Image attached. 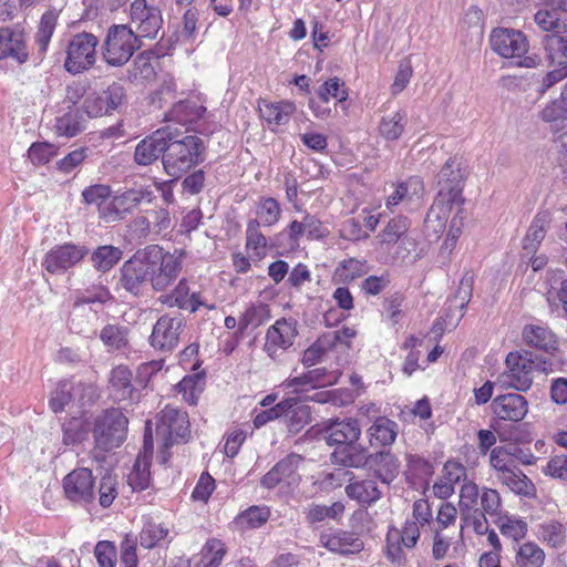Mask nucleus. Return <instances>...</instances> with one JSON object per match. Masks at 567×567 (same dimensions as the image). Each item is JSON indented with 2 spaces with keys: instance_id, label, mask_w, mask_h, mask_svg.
I'll use <instances>...</instances> for the list:
<instances>
[{
  "instance_id": "obj_28",
  "label": "nucleus",
  "mask_w": 567,
  "mask_h": 567,
  "mask_svg": "<svg viewBox=\"0 0 567 567\" xmlns=\"http://www.w3.org/2000/svg\"><path fill=\"white\" fill-rule=\"evenodd\" d=\"M54 133L62 137H73L83 130V117L76 106H66V111L58 115L53 126Z\"/></svg>"
},
{
  "instance_id": "obj_17",
  "label": "nucleus",
  "mask_w": 567,
  "mask_h": 567,
  "mask_svg": "<svg viewBox=\"0 0 567 567\" xmlns=\"http://www.w3.org/2000/svg\"><path fill=\"white\" fill-rule=\"evenodd\" d=\"M141 198V188H130L121 195L114 196L113 199L101 209V217L105 219V221L122 219L126 213L138 205Z\"/></svg>"
},
{
  "instance_id": "obj_38",
  "label": "nucleus",
  "mask_w": 567,
  "mask_h": 567,
  "mask_svg": "<svg viewBox=\"0 0 567 567\" xmlns=\"http://www.w3.org/2000/svg\"><path fill=\"white\" fill-rule=\"evenodd\" d=\"M205 388V374L204 372L186 375L176 385L178 393H182L183 399L190 405H195L198 402L199 395Z\"/></svg>"
},
{
  "instance_id": "obj_49",
  "label": "nucleus",
  "mask_w": 567,
  "mask_h": 567,
  "mask_svg": "<svg viewBox=\"0 0 567 567\" xmlns=\"http://www.w3.org/2000/svg\"><path fill=\"white\" fill-rule=\"evenodd\" d=\"M144 177H147V181L152 182V184L144 185V199L152 202L156 199V194H159L165 204L172 202L173 192L167 181H158L156 177L148 176L147 172H144Z\"/></svg>"
},
{
  "instance_id": "obj_19",
  "label": "nucleus",
  "mask_w": 567,
  "mask_h": 567,
  "mask_svg": "<svg viewBox=\"0 0 567 567\" xmlns=\"http://www.w3.org/2000/svg\"><path fill=\"white\" fill-rule=\"evenodd\" d=\"M179 270L181 262L173 255H168L156 268L144 269V280L148 277L153 289L163 291L178 276Z\"/></svg>"
},
{
  "instance_id": "obj_50",
  "label": "nucleus",
  "mask_w": 567,
  "mask_h": 567,
  "mask_svg": "<svg viewBox=\"0 0 567 567\" xmlns=\"http://www.w3.org/2000/svg\"><path fill=\"white\" fill-rule=\"evenodd\" d=\"M270 318V310L268 305H257L248 308L239 319L240 330H245L248 327H258L265 323Z\"/></svg>"
},
{
  "instance_id": "obj_32",
  "label": "nucleus",
  "mask_w": 567,
  "mask_h": 567,
  "mask_svg": "<svg viewBox=\"0 0 567 567\" xmlns=\"http://www.w3.org/2000/svg\"><path fill=\"white\" fill-rule=\"evenodd\" d=\"M105 61L111 65H122L133 55V47L125 38H105Z\"/></svg>"
},
{
  "instance_id": "obj_21",
  "label": "nucleus",
  "mask_w": 567,
  "mask_h": 567,
  "mask_svg": "<svg viewBox=\"0 0 567 567\" xmlns=\"http://www.w3.org/2000/svg\"><path fill=\"white\" fill-rule=\"evenodd\" d=\"M332 460L336 464L360 468L369 465L370 454L365 447L355 442L336 449L332 453Z\"/></svg>"
},
{
  "instance_id": "obj_29",
  "label": "nucleus",
  "mask_w": 567,
  "mask_h": 567,
  "mask_svg": "<svg viewBox=\"0 0 567 567\" xmlns=\"http://www.w3.org/2000/svg\"><path fill=\"white\" fill-rule=\"evenodd\" d=\"M340 340V331H333L320 337L315 343L305 350L301 362L310 368L321 361L328 350L337 346Z\"/></svg>"
},
{
  "instance_id": "obj_18",
  "label": "nucleus",
  "mask_w": 567,
  "mask_h": 567,
  "mask_svg": "<svg viewBox=\"0 0 567 567\" xmlns=\"http://www.w3.org/2000/svg\"><path fill=\"white\" fill-rule=\"evenodd\" d=\"M324 432L328 445H338L339 447L358 442L361 435L359 422L354 419L333 421L326 427Z\"/></svg>"
},
{
  "instance_id": "obj_30",
  "label": "nucleus",
  "mask_w": 567,
  "mask_h": 567,
  "mask_svg": "<svg viewBox=\"0 0 567 567\" xmlns=\"http://www.w3.org/2000/svg\"><path fill=\"white\" fill-rule=\"evenodd\" d=\"M494 52L505 59L522 58L528 51L527 38H489Z\"/></svg>"
},
{
  "instance_id": "obj_54",
  "label": "nucleus",
  "mask_w": 567,
  "mask_h": 567,
  "mask_svg": "<svg viewBox=\"0 0 567 567\" xmlns=\"http://www.w3.org/2000/svg\"><path fill=\"white\" fill-rule=\"evenodd\" d=\"M348 91L344 82L338 78H332L326 81L318 91V97L321 102L327 103L330 97L336 99L338 102L346 101Z\"/></svg>"
},
{
  "instance_id": "obj_26",
  "label": "nucleus",
  "mask_w": 567,
  "mask_h": 567,
  "mask_svg": "<svg viewBox=\"0 0 567 567\" xmlns=\"http://www.w3.org/2000/svg\"><path fill=\"white\" fill-rule=\"evenodd\" d=\"M346 494L362 505H370L379 501L382 492L374 480L351 482L346 486Z\"/></svg>"
},
{
  "instance_id": "obj_41",
  "label": "nucleus",
  "mask_w": 567,
  "mask_h": 567,
  "mask_svg": "<svg viewBox=\"0 0 567 567\" xmlns=\"http://www.w3.org/2000/svg\"><path fill=\"white\" fill-rule=\"evenodd\" d=\"M411 221L405 216L392 218L379 235L381 244L393 245L398 243L409 230Z\"/></svg>"
},
{
  "instance_id": "obj_20",
  "label": "nucleus",
  "mask_w": 567,
  "mask_h": 567,
  "mask_svg": "<svg viewBox=\"0 0 567 567\" xmlns=\"http://www.w3.org/2000/svg\"><path fill=\"white\" fill-rule=\"evenodd\" d=\"M424 194L423 181L417 176H412L400 183L386 198L385 205L389 209L402 202L414 203Z\"/></svg>"
},
{
  "instance_id": "obj_58",
  "label": "nucleus",
  "mask_w": 567,
  "mask_h": 567,
  "mask_svg": "<svg viewBox=\"0 0 567 567\" xmlns=\"http://www.w3.org/2000/svg\"><path fill=\"white\" fill-rule=\"evenodd\" d=\"M110 195L111 188L103 184L89 186L82 192L83 202L87 205L97 206L100 210L109 204L106 202Z\"/></svg>"
},
{
  "instance_id": "obj_55",
  "label": "nucleus",
  "mask_w": 567,
  "mask_h": 567,
  "mask_svg": "<svg viewBox=\"0 0 567 567\" xmlns=\"http://www.w3.org/2000/svg\"><path fill=\"white\" fill-rule=\"evenodd\" d=\"M365 272V261L355 258H349L347 260H343L336 271L337 276L343 282L353 281L355 278L363 276Z\"/></svg>"
},
{
  "instance_id": "obj_13",
  "label": "nucleus",
  "mask_w": 567,
  "mask_h": 567,
  "mask_svg": "<svg viewBox=\"0 0 567 567\" xmlns=\"http://www.w3.org/2000/svg\"><path fill=\"white\" fill-rule=\"evenodd\" d=\"M181 328L182 319L167 316L161 317L150 337L151 346L162 351L173 350L178 343Z\"/></svg>"
},
{
  "instance_id": "obj_31",
  "label": "nucleus",
  "mask_w": 567,
  "mask_h": 567,
  "mask_svg": "<svg viewBox=\"0 0 567 567\" xmlns=\"http://www.w3.org/2000/svg\"><path fill=\"white\" fill-rule=\"evenodd\" d=\"M525 342L534 348L549 353L556 350V337L547 328L536 324L526 326L523 331Z\"/></svg>"
},
{
  "instance_id": "obj_34",
  "label": "nucleus",
  "mask_w": 567,
  "mask_h": 567,
  "mask_svg": "<svg viewBox=\"0 0 567 567\" xmlns=\"http://www.w3.org/2000/svg\"><path fill=\"white\" fill-rule=\"evenodd\" d=\"M406 124L408 115L403 110L385 114L379 124L380 135L388 141H396L401 137Z\"/></svg>"
},
{
  "instance_id": "obj_42",
  "label": "nucleus",
  "mask_w": 567,
  "mask_h": 567,
  "mask_svg": "<svg viewBox=\"0 0 567 567\" xmlns=\"http://www.w3.org/2000/svg\"><path fill=\"white\" fill-rule=\"evenodd\" d=\"M292 400L295 404L287 410L284 415L289 417L288 430L290 433H298L311 419L310 408L306 404H301L299 399L288 398Z\"/></svg>"
},
{
  "instance_id": "obj_23",
  "label": "nucleus",
  "mask_w": 567,
  "mask_h": 567,
  "mask_svg": "<svg viewBox=\"0 0 567 567\" xmlns=\"http://www.w3.org/2000/svg\"><path fill=\"white\" fill-rule=\"evenodd\" d=\"M296 105L289 101L270 103L262 101L259 104L260 116L270 125H285L295 113Z\"/></svg>"
},
{
  "instance_id": "obj_12",
  "label": "nucleus",
  "mask_w": 567,
  "mask_h": 567,
  "mask_svg": "<svg viewBox=\"0 0 567 567\" xmlns=\"http://www.w3.org/2000/svg\"><path fill=\"white\" fill-rule=\"evenodd\" d=\"M491 408L498 420L519 422L528 412V402L522 394L508 393L496 396Z\"/></svg>"
},
{
  "instance_id": "obj_35",
  "label": "nucleus",
  "mask_w": 567,
  "mask_h": 567,
  "mask_svg": "<svg viewBox=\"0 0 567 567\" xmlns=\"http://www.w3.org/2000/svg\"><path fill=\"white\" fill-rule=\"evenodd\" d=\"M512 492L523 496H534L536 488L534 483L516 466L509 472H505L497 477Z\"/></svg>"
},
{
  "instance_id": "obj_2",
  "label": "nucleus",
  "mask_w": 567,
  "mask_h": 567,
  "mask_svg": "<svg viewBox=\"0 0 567 567\" xmlns=\"http://www.w3.org/2000/svg\"><path fill=\"white\" fill-rule=\"evenodd\" d=\"M155 434L161 444L158 458L164 464L169 457L168 450L175 443L186 442L190 436L188 414L167 405L155 416Z\"/></svg>"
},
{
  "instance_id": "obj_57",
  "label": "nucleus",
  "mask_w": 567,
  "mask_h": 567,
  "mask_svg": "<svg viewBox=\"0 0 567 567\" xmlns=\"http://www.w3.org/2000/svg\"><path fill=\"white\" fill-rule=\"evenodd\" d=\"M58 154V147L48 142L33 143L28 150V157L35 165H44Z\"/></svg>"
},
{
  "instance_id": "obj_22",
  "label": "nucleus",
  "mask_w": 567,
  "mask_h": 567,
  "mask_svg": "<svg viewBox=\"0 0 567 567\" xmlns=\"http://www.w3.org/2000/svg\"><path fill=\"white\" fill-rule=\"evenodd\" d=\"M172 135L173 132L166 126L158 128L151 136L144 138V166L159 157L163 159L164 153H167Z\"/></svg>"
},
{
  "instance_id": "obj_53",
  "label": "nucleus",
  "mask_w": 567,
  "mask_h": 567,
  "mask_svg": "<svg viewBox=\"0 0 567 567\" xmlns=\"http://www.w3.org/2000/svg\"><path fill=\"white\" fill-rule=\"evenodd\" d=\"M145 223L146 227H144V231L147 230V234L159 235L171 226L168 212L165 208H161L159 210H147L146 216L144 217V224Z\"/></svg>"
},
{
  "instance_id": "obj_25",
  "label": "nucleus",
  "mask_w": 567,
  "mask_h": 567,
  "mask_svg": "<svg viewBox=\"0 0 567 567\" xmlns=\"http://www.w3.org/2000/svg\"><path fill=\"white\" fill-rule=\"evenodd\" d=\"M109 299L107 291H101L94 297H83L75 301L73 311L71 313L70 319V329L80 334H86L92 331L89 327V320L84 321L83 318L86 316L85 313V305L94 303V302H105Z\"/></svg>"
},
{
  "instance_id": "obj_46",
  "label": "nucleus",
  "mask_w": 567,
  "mask_h": 567,
  "mask_svg": "<svg viewBox=\"0 0 567 567\" xmlns=\"http://www.w3.org/2000/svg\"><path fill=\"white\" fill-rule=\"evenodd\" d=\"M513 455H515V453L509 451V447L497 446L491 451L489 463L496 471V477L516 467Z\"/></svg>"
},
{
  "instance_id": "obj_60",
  "label": "nucleus",
  "mask_w": 567,
  "mask_h": 567,
  "mask_svg": "<svg viewBox=\"0 0 567 567\" xmlns=\"http://www.w3.org/2000/svg\"><path fill=\"white\" fill-rule=\"evenodd\" d=\"M94 556L99 567H115L116 547L112 542L101 540L95 545Z\"/></svg>"
},
{
  "instance_id": "obj_44",
  "label": "nucleus",
  "mask_w": 567,
  "mask_h": 567,
  "mask_svg": "<svg viewBox=\"0 0 567 567\" xmlns=\"http://www.w3.org/2000/svg\"><path fill=\"white\" fill-rule=\"evenodd\" d=\"M544 560V550L534 543L523 544L516 554V565L518 567H542Z\"/></svg>"
},
{
  "instance_id": "obj_56",
  "label": "nucleus",
  "mask_w": 567,
  "mask_h": 567,
  "mask_svg": "<svg viewBox=\"0 0 567 567\" xmlns=\"http://www.w3.org/2000/svg\"><path fill=\"white\" fill-rule=\"evenodd\" d=\"M461 31L468 35H482L484 33L483 11L477 7H471L461 22Z\"/></svg>"
},
{
  "instance_id": "obj_14",
  "label": "nucleus",
  "mask_w": 567,
  "mask_h": 567,
  "mask_svg": "<svg viewBox=\"0 0 567 567\" xmlns=\"http://www.w3.org/2000/svg\"><path fill=\"white\" fill-rule=\"evenodd\" d=\"M454 204L457 203L447 199L445 193L442 195H436L424 219L425 231L429 236H433L435 238L441 236L445 229L452 205Z\"/></svg>"
},
{
  "instance_id": "obj_45",
  "label": "nucleus",
  "mask_w": 567,
  "mask_h": 567,
  "mask_svg": "<svg viewBox=\"0 0 567 567\" xmlns=\"http://www.w3.org/2000/svg\"><path fill=\"white\" fill-rule=\"evenodd\" d=\"M122 257V251L113 246H101L92 254L93 266L100 271L110 270Z\"/></svg>"
},
{
  "instance_id": "obj_52",
  "label": "nucleus",
  "mask_w": 567,
  "mask_h": 567,
  "mask_svg": "<svg viewBox=\"0 0 567 567\" xmlns=\"http://www.w3.org/2000/svg\"><path fill=\"white\" fill-rule=\"evenodd\" d=\"M269 514L267 507L251 506L237 517L236 523L244 528H256L267 522Z\"/></svg>"
},
{
  "instance_id": "obj_39",
  "label": "nucleus",
  "mask_w": 567,
  "mask_h": 567,
  "mask_svg": "<svg viewBox=\"0 0 567 567\" xmlns=\"http://www.w3.org/2000/svg\"><path fill=\"white\" fill-rule=\"evenodd\" d=\"M303 462V457L296 453H290L285 458L279 461L275 467L278 474L281 476L282 481L287 483V485L292 486L297 485L300 481V475L298 474V470Z\"/></svg>"
},
{
  "instance_id": "obj_37",
  "label": "nucleus",
  "mask_w": 567,
  "mask_h": 567,
  "mask_svg": "<svg viewBox=\"0 0 567 567\" xmlns=\"http://www.w3.org/2000/svg\"><path fill=\"white\" fill-rule=\"evenodd\" d=\"M474 276L465 272L454 295L449 299V309L458 310L457 321L463 317V310L467 307L473 292Z\"/></svg>"
},
{
  "instance_id": "obj_1",
  "label": "nucleus",
  "mask_w": 567,
  "mask_h": 567,
  "mask_svg": "<svg viewBox=\"0 0 567 567\" xmlns=\"http://www.w3.org/2000/svg\"><path fill=\"white\" fill-rule=\"evenodd\" d=\"M167 147V153H164L161 163L166 174L174 178L181 177L205 158V145L196 135L179 138L178 134L173 133Z\"/></svg>"
},
{
  "instance_id": "obj_64",
  "label": "nucleus",
  "mask_w": 567,
  "mask_h": 567,
  "mask_svg": "<svg viewBox=\"0 0 567 567\" xmlns=\"http://www.w3.org/2000/svg\"><path fill=\"white\" fill-rule=\"evenodd\" d=\"M137 540L131 536H125L121 544V559L123 567H137Z\"/></svg>"
},
{
  "instance_id": "obj_11",
  "label": "nucleus",
  "mask_w": 567,
  "mask_h": 567,
  "mask_svg": "<svg viewBox=\"0 0 567 567\" xmlns=\"http://www.w3.org/2000/svg\"><path fill=\"white\" fill-rule=\"evenodd\" d=\"M63 488L68 499L73 503H87L94 497V477L85 467L76 468L63 480Z\"/></svg>"
},
{
  "instance_id": "obj_3",
  "label": "nucleus",
  "mask_w": 567,
  "mask_h": 567,
  "mask_svg": "<svg viewBox=\"0 0 567 567\" xmlns=\"http://www.w3.org/2000/svg\"><path fill=\"white\" fill-rule=\"evenodd\" d=\"M506 370L495 382L501 389H514L526 392L533 384V353L509 352L506 357Z\"/></svg>"
},
{
  "instance_id": "obj_16",
  "label": "nucleus",
  "mask_w": 567,
  "mask_h": 567,
  "mask_svg": "<svg viewBox=\"0 0 567 567\" xmlns=\"http://www.w3.org/2000/svg\"><path fill=\"white\" fill-rule=\"evenodd\" d=\"M320 544L330 551L341 555L360 553L364 544L355 534L344 530H337L332 534H321Z\"/></svg>"
},
{
  "instance_id": "obj_36",
  "label": "nucleus",
  "mask_w": 567,
  "mask_h": 567,
  "mask_svg": "<svg viewBox=\"0 0 567 567\" xmlns=\"http://www.w3.org/2000/svg\"><path fill=\"white\" fill-rule=\"evenodd\" d=\"M324 377L326 369L318 368L309 370L299 377L287 379L284 386L292 389V393H302L306 390V386H310L311 389L322 386L324 384Z\"/></svg>"
},
{
  "instance_id": "obj_4",
  "label": "nucleus",
  "mask_w": 567,
  "mask_h": 567,
  "mask_svg": "<svg viewBox=\"0 0 567 567\" xmlns=\"http://www.w3.org/2000/svg\"><path fill=\"white\" fill-rule=\"evenodd\" d=\"M127 419L117 409L104 411L95 419L93 436L96 447L110 451L118 447L126 437Z\"/></svg>"
},
{
  "instance_id": "obj_33",
  "label": "nucleus",
  "mask_w": 567,
  "mask_h": 567,
  "mask_svg": "<svg viewBox=\"0 0 567 567\" xmlns=\"http://www.w3.org/2000/svg\"><path fill=\"white\" fill-rule=\"evenodd\" d=\"M122 287L134 296L142 292V258L134 255L122 267Z\"/></svg>"
},
{
  "instance_id": "obj_5",
  "label": "nucleus",
  "mask_w": 567,
  "mask_h": 567,
  "mask_svg": "<svg viewBox=\"0 0 567 567\" xmlns=\"http://www.w3.org/2000/svg\"><path fill=\"white\" fill-rule=\"evenodd\" d=\"M95 399L96 390L92 384L64 380L51 393L50 408L54 413L63 411L69 405H76L79 409H83Z\"/></svg>"
},
{
  "instance_id": "obj_59",
  "label": "nucleus",
  "mask_w": 567,
  "mask_h": 567,
  "mask_svg": "<svg viewBox=\"0 0 567 567\" xmlns=\"http://www.w3.org/2000/svg\"><path fill=\"white\" fill-rule=\"evenodd\" d=\"M100 338L110 349H121L127 343L125 329L114 324L104 327L101 331Z\"/></svg>"
},
{
  "instance_id": "obj_27",
  "label": "nucleus",
  "mask_w": 567,
  "mask_h": 567,
  "mask_svg": "<svg viewBox=\"0 0 567 567\" xmlns=\"http://www.w3.org/2000/svg\"><path fill=\"white\" fill-rule=\"evenodd\" d=\"M368 434L372 446H389L396 439L398 424L388 417L381 416L369 427Z\"/></svg>"
},
{
  "instance_id": "obj_43",
  "label": "nucleus",
  "mask_w": 567,
  "mask_h": 567,
  "mask_svg": "<svg viewBox=\"0 0 567 567\" xmlns=\"http://www.w3.org/2000/svg\"><path fill=\"white\" fill-rule=\"evenodd\" d=\"M111 388L117 400H124L132 394L131 371L123 365L114 368L110 378Z\"/></svg>"
},
{
  "instance_id": "obj_9",
  "label": "nucleus",
  "mask_w": 567,
  "mask_h": 567,
  "mask_svg": "<svg viewBox=\"0 0 567 567\" xmlns=\"http://www.w3.org/2000/svg\"><path fill=\"white\" fill-rule=\"evenodd\" d=\"M86 250L83 247L64 244L50 249L42 261V267L50 274H63L80 262Z\"/></svg>"
},
{
  "instance_id": "obj_51",
  "label": "nucleus",
  "mask_w": 567,
  "mask_h": 567,
  "mask_svg": "<svg viewBox=\"0 0 567 567\" xmlns=\"http://www.w3.org/2000/svg\"><path fill=\"white\" fill-rule=\"evenodd\" d=\"M226 550L220 540L212 538L207 540L202 549L203 567H219Z\"/></svg>"
},
{
  "instance_id": "obj_10",
  "label": "nucleus",
  "mask_w": 567,
  "mask_h": 567,
  "mask_svg": "<svg viewBox=\"0 0 567 567\" xmlns=\"http://www.w3.org/2000/svg\"><path fill=\"white\" fill-rule=\"evenodd\" d=\"M96 43V38H73L66 51V71L78 74L87 70L95 61Z\"/></svg>"
},
{
  "instance_id": "obj_62",
  "label": "nucleus",
  "mask_w": 567,
  "mask_h": 567,
  "mask_svg": "<svg viewBox=\"0 0 567 567\" xmlns=\"http://www.w3.org/2000/svg\"><path fill=\"white\" fill-rule=\"evenodd\" d=\"M481 506L483 512L489 516H496L501 512L502 501L501 495L496 489L493 488H483L481 495Z\"/></svg>"
},
{
  "instance_id": "obj_48",
  "label": "nucleus",
  "mask_w": 567,
  "mask_h": 567,
  "mask_svg": "<svg viewBox=\"0 0 567 567\" xmlns=\"http://www.w3.org/2000/svg\"><path fill=\"white\" fill-rule=\"evenodd\" d=\"M256 214L258 217L257 220L260 223V225L271 226L279 220L281 209L279 203L275 198L267 197L260 199Z\"/></svg>"
},
{
  "instance_id": "obj_63",
  "label": "nucleus",
  "mask_w": 567,
  "mask_h": 567,
  "mask_svg": "<svg viewBox=\"0 0 567 567\" xmlns=\"http://www.w3.org/2000/svg\"><path fill=\"white\" fill-rule=\"evenodd\" d=\"M478 486L472 481H465L460 489V507L463 512L475 509L480 496Z\"/></svg>"
},
{
  "instance_id": "obj_47",
  "label": "nucleus",
  "mask_w": 567,
  "mask_h": 567,
  "mask_svg": "<svg viewBox=\"0 0 567 567\" xmlns=\"http://www.w3.org/2000/svg\"><path fill=\"white\" fill-rule=\"evenodd\" d=\"M13 58L22 63L28 59V52L22 38H0V60Z\"/></svg>"
},
{
  "instance_id": "obj_15",
  "label": "nucleus",
  "mask_w": 567,
  "mask_h": 567,
  "mask_svg": "<svg viewBox=\"0 0 567 567\" xmlns=\"http://www.w3.org/2000/svg\"><path fill=\"white\" fill-rule=\"evenodd\" d=\"M369 468L383 484L390 485L399 475L401 462L390 450L370 454Z\"/></svg>"
},
{
  "instance_id": "obj_40",
  "label": "nucleus",
  "mask_w": 567,
  "mask_h": 567,
  "mask_svg": "<svg viewBox=\"0 0 567 567\" xmlns=\"http://www.w3.org/2000/svg\"><path fill=\"white\" fill-rule=\"evenodd\" d=\"M535 22L543 31H551L553 35L567 33V22L561 20L559 13L547 7L535 14Z\"/></svg>"
},
{
  "instance_id": "obj_6",
  "label": "nucleus",
  "mask_w": 567,
  "mask_h": 567,
  "mask_svg": "<svg viewBox=\"0 0 567 567\" xmlns=\"http://www.w3.org/2000/svg\"><path fill=\"white\" fill-rule=\"evenodd\" d=\"M297 336V321L295 319H278L266 332L264 351L272 360H278L280 354L293 344Z\"/></svg>"
},
{
  "instance_id": "obj_7",
  "label": "nucleus",
  "mask_w": 567,
  "mask_h": 567,
  "mask_svg": "<svg viewBox=\"0 0 567 567\" xmlns=\"http://www.w3.org/2000/svg\"><path fill=\"white\" fill-rule=\"evenodd\" d=\"M124 97V87L120 83L114 82L100 93H87L83 102V109L89 117H99L117 110L123 103Z\"/></svg>"
},
{
  "instance_id": "obj_8",
  "label": "nucleus",
  "mask_w": 567,
  "mask_h": 567,
  "mask_svg": "<svg viewBox=\"0 0 567 567\" xmlns=\"http://www.w3.org/2000/svg\"><path fill=\"white\" fill-rule=\"evenodd\" d=\"M465 181V172L462 168V163L456 157L449 158L439 174V193H445L447 199L463 204L462 197Z\"/></svg>"
},
{
  "instance_id": "obj_61",
  "label": "nucleus",
  "mask_w": 567,
  "mask_h": 567,
  "mask_svg": "<svg viewBox=\"0 0 567 567\" xmlns=\"http://www.w3.org/2000/svg\"><path fill=\"white\" fill-rule=\"evenodd\" d=\"M291 404H295L292 400H284L276 404L275 406L259 412L254 419L255 427L259 429L267 424L268 422L282 416L284 413H286L287 410H289V408L292 406Z\"/></svg>"
},
{
  "instance_id": "obj_24",
  "label": "nucleus",
  "mask_w": 567,
  "mask_h": 567,
  "mask_svg": "<svg viewBox=\"0 0 567 567\" xmlns=\"http://www.w3.org/2000/svg\"><path fill=\"white\" fill-rule=\"evenodd\" d=\"M159 300L163 303H168L171 307L177 306L190 312H195L199 306L204 305L197 293H189V287L185 279L178 282L172 295L161 296Z\"/></svg>"
}]
</instances>
